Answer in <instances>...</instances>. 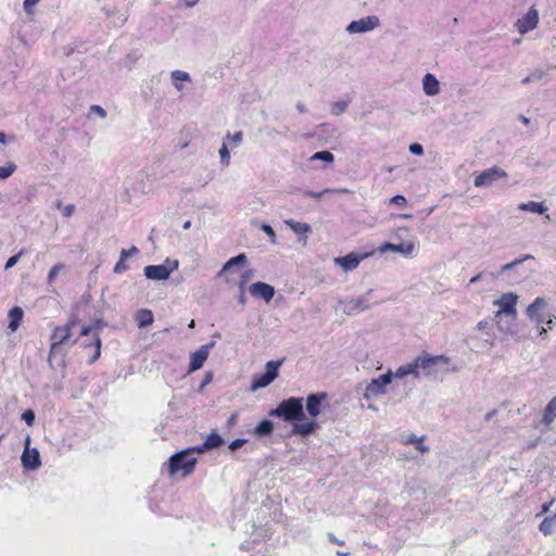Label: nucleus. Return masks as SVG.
<instances>
[{
	"mask_svg": "<svg viewBox=\"0 0 556 556\" xmlns=\"http://www.w3.org/2000/svg\"><path fill=\"white\" fill-rule=\"evenodd\" d=\"M533 258L532 255L526 254L519 258L514 260L511 263L514 264V267L516 268L518 265L522 264L526 260Z\"/></svg>",
	"mask_w": 556,
	"mask_h": 556,
	"instance_id": "nucleus-55",
	"label": "nucleus"
},
{
	"mask_svg": "<svg viewBox=\"0 0 556 556\" xmlns=\"http://www.w3.org/2000/svg\"><path fill=\"white\" fill-rule=\"evenodd\" d=\"M139 254V249L135 245H132L130 249L126 250V249H123L121 251V256L122 258H128L129 256H132V255H137Z\"/></svg>",
	"mask_w": 556,
	"mask_h": 556,
	"instance_id": "nucleus-46",
	"label": "nucleus"
},
{
	"mask_svg": "<svg viewBox=\"0 0 556 556\" xmlns=\"http://www.w3.org/2000/svg\"><path fill=\"white\" fill-rule=\"evenodd\" d=\"M245 443H247V440H245V439H241V438H239V439H236V440L231 441L228 447H229V450H230L231 452H236V451H237V450H239L241 446H243Z\"/></svg>",
	"mask_w": 556,
	"mask_h": 556,
	"instance_id": "nucleus-45",
	"label": "nucleus"
},
{
	"mask_svg": "<svg viewBox=\"0 0 556 556\" xmlns=\"http://www.w3.org/2000/svg\"><path fill=\"white\" fill-rule=\"evenodd\" d=\"M195 453L197 450L190 447L172 455L168 463L169 473L174 475L181 471L184 476L190 475L197 464V458L194 457Z\"/></svg>",
	"mask_w": 556,
	"mask_h": 556,
	"instance_id": "nucleus-2",
	"label": "nucleus"
},
{
	"mask_svg": "<svg viewBox=\"0 0 556 556\" xmlns=\"http://www.w3.org/2000/svg\"><path fill=\"white\" fill-rule=\"evenodd\" d=\"M24 316V312L20 306H14L9 311L8 317H9V329L11 332H14L18 329L22 319Z\"/></svg>",
	"mask_w": 556,
	"mask_h": 556,
	"instance_id": "nucleus-25",
	"label": "nucleus"
},
{
	"mask_svg": "<svg viewBox=\"0 0 556 556\" xmlns=\"http://www.w3.org/2000/svg\"><path fill=\"white\" fill-rule=\"evenodd\" d=\"M539 529L544 535H549L556 531V513L553 516L544 518Z\"/></svg>",
	"mask_w": 556,
	"mask_h": 556,
	"instance_id": "nucleus-32",
	"label": "nucleus"
},
{
	"mask_svg": "<svg viewBox=\"0 0 556 556\" xmlns=\"http://www.w3.org/2000/svg\"><path fill=\"white\" fill-rule=\"evenodd\" d=\"M415 250L414 243L403 242L400 244H394L391 242H384L382 245L378 248L379 253L383 254L386 252H397L404 256H410Z\"/></svg>",
	"mask_w": 556,
	"mask_h": 556,
	"instance_id": "nucleus-19",
	"label": "nucleus"
},
{
	"mask_svg": "<svg viewBox=\"0 0 556 556\" xmlns=\"http://www.w3.org/2000/svg\"><path fill=\"white\" fill-rule=\"evenodd\" d=\"M16 170L14 163H8L5 166H0V179H7L12 176Z\"/></svg>",
	"mask_w": 556,
	"mask_h": 556,
	"instance_id": "nucleus-38",
	"label": "nucleus"
},
{
	"mask_svg": "<svg viewBox=\"0 0 556 556\" xmlns=\"http://www.w3.org/2000/svg\"><path fill=\"white\" fill-rule=\"evenodd\" d=\"M370 293L371 291H368L356 299L346 301L343 307V312L346 315H353L368 309L370 307Z\"/></svg>",
	"mask_w": 556,
	"mask_h": 556,
	"instance_id": "nucleus-12",
	"label": "nucleus"
},
{
	"mask_svg": "<svg viewBox=\"0 0 556 556\" xmlns=\"http://www.w3.org/2000/svg\"><path fill=\"white\" fill-rule=\"evenodd\" d=\"M40 0H24L23 8L26 13H31L33 8L39 2Z\"/></svg>",
	"mask_w": 556,
	"mask_h": 556,
	"instance_id": "nucleus-52",
	"label": "nucleus"
},
{
	"mask_svg": "<svg viewBox=\"0 0 556 556\" xmlns=\"http://www.w3.org/2000/svg\"><path fill=\"white\" fill-rule=\"evenodd\" d=\"M219 156L220 163L225 166H228L230 163V153L226 143H223L222 148L219 149Z\"/></svg>",
	"mask_w": 556,
	"mask_h": 556,
	"instance_id": "nucleus-39",
	"label": "nucleus"
},
{
	"mask_svg": "<svg viewBox=\"0 0 556 556\" xmlns=\"http://www.w3.org/2000/svg\"><path fill=\"white\" fill-rule=\"evenodd\" d=\"M327 395L324 392L312 393L306 399V410L312 418L317 417L321 412L323 402Z\"/></svg>",
	"mask_w": 556,
	"mask_h": 556,
	"instance_id": "nucleus-18",
	"label": "nucleus"
},
{
	"mask_svg": "<svg viewBox=\"0 0 556 556\" xmlns=\"http://www.w3.org/2000/svg\"><path fill=\"white\" fill-rule=\"evenodd\" d=\"M286 225L292 229L296 235H306L311 232L312 228L306 223L295 222L293 219L285 220Z\"/></svg>",
	"mask_w": 556,
	"mask_h": 556,
	"instance_id": "nucleus-33",
	"label": "nucleus"
},
{
	"mask_svg": "<svg viewBox=\"0 0 556 556\" xmlns=\"http://www.w3.org/2000/svg\"><path fill=\"white\" fill-rule=\"evenodd\" d=\"M108 326V324L103 320V319H96L93 320L91 327H93V331L96 332L94 333V343H93V346H94V353L92 356H90L88 363L89 364H93L101 355V339L99 337V331L104 329L105 327Z\"/></svg>",
	"mask_w": 556,
	"mask_h": 556,
	"instance_id": "nucleus-20",
	"label": "nucleus"
},
{
	"mask_svg": "<svg viewBox=\"0 0 556 556\" xmlns=\"http://www.w3.org/2000/svg\"><path fill=\"white\" fill-rule=\"evenodd\" d=\"M489 323L486 320H481L478 323L477 328L479 330H484L488 327Z\"/></svg>",
	"mask_w": 556,
	"mask_h": 556,
	"instance_id": "nucleus-62",
	"label": "nucleus"
},
{
	"mask_svg": "<svg viewBox=\"0 0 556 556\" xmlns=\"http://www.w3.org/2000/svg\"><path fill=\"white\" fill-rule=\"evenodd\" d=\"M227 138L230 139L235 146H238L239 143H241L243 135L242 131H237L233 135H230V132H228Z\"/></svg>",
	"mask_w": 556,
	"mask_h": 556,
	"instance_id": "nucleus-48",
	"label": "nucleus"
},
{
	"mask_svg": "<svg viewBox=\"0 0 556 556\" xmlns=\"http://www.w3.org/2000/svg\"><path fill=\"white\" fill-rule=\"evenodd\" d=\"M518 208L520 211L531 212V213L540 214V215L544 214L548 210L547 206L543 202H534V201L520 203L518 205Z\"/></svg>",
	"mask_w": 556,
	"mask_h": 556,
	"instance_id": "nucleus-28",
	"label": "nucleus"
},
{
	"mask_svg": "<svg viewBox=\"0 0 556 556\" xmlns=\"http://www.w3.org/2000/svg\"><path fill=\"white\" fill-rule=\"evenodd\" d=\"M245 285H247V279H241L239 282V292H242V291L245 292Z\"/></svg>",
	"mask_w": 556,
	"mask_h": 556,
	"instance_id": "nucleus-64",
	"label": "nucleus"
},
{
	"mask_svg": "<svg viewBox=\"0 0 556 556\" xmlns=\"http://www.w3.org/2000/svg\"><path fill=\"white\" fill-rule=\"evenodd\" d=\"M379 24L380 21L378 16L369 15L359 20L352 21L346 26V31L350 34H363L375 29L379 26Z\"/></svg>",
	"mask_w": 556,
	"mask_h": 556,
	"instance_id": "nucleus-9",
	"label": "nucleus"
},
{
	"mask_svg": "<svg viewBox=\"0 0 556 556\" xmlns=\"http://www.w3.org/2000/svg\"><path fill=\"white\" fill-rule=\"evenodd\" d=\"M328 538H329V540H330L332 543H334V544H339V545L343 544V542H342V541H340V540H338V539H337L332 533H329V534H328Z\"/></svg>",
	"mask_w": 556,
	"mask_h": 556,
	"instance_id": "nucleus-61",
	"label": "nucleus"
},
{
	"mask_svg": "<svg viewBox=\"0 0 556 556\" xmlns=\"http://www.w3.org/2000/svg\"><path fill=\"white\" fill-rule=\"evenodd\" d=\"M390 202L395 205H399V206H405L407 203L405 197L402 194H396V195L392 197Z\"/></svg>",
	"mask_w": 556,
	"mask_h": 556,
	"instance_id": "nucleus-51",
	"label": "nucleus"
},
{
	"mask_svg": "<svg viewBox=\"0 0 556 556\" xmlns=\"http://www.w3.org/2000/svg\"><path fill=\"white\" fill-rule=\"evenodd\" d=\"M22 253H23V252L21 251V252H18V253H17V254H15V255L10 256V257L8 258V261H7V263H5L4 268H5V269H9V268L13 267V266L18 262V260H20V257H21Z\"/></svg>",
	"mask_w": 556,
	"mask_h": 556,
	"instance_id": "nucleus-49",
	"label": "nucleus"
},
{
	"mask_svg": "<svg viewBox=\"0 0 556 556\" xmlns=\"http://www.w3.org/2000/svg\"><path fill=\"white\" fill-rule=\"evenodd\" d=\"M422 90L429 96L433 97L440 92V84L433 74L427 73L422 78Z\"/></svg>",
	"mask_w": 556,
	"mask_h": 556,
	"instance_id": "nucleus-24",
	"label": "nucleus"
},
{
	"mask_svg": "<svg viewBox=\"0 0 556 556\" xmlns=\"http://www.w3.org/2000/svg\"><path fill=\"white\" fill-rule=\"evenodd\" d=\"M261 229L269 237L273 243L276 242V233L270 225L262 224Z\"/></svg>",
	"mask_w": 556,
	"mask_h": 556,
	"instance_id": "nucleus-44",
	"label": "nucleus"
},
{
	"mask_svg": "<svg viewBox=\"0 0 556 556\" xmlns=\"http://www.w3.org/2000/svg\"><path fill=\"white\" fill-rule=\"evenodd\" d=\"M135 320L139 328H146L153 324V313L148 308H141L136 313Z\"/></svg>",
	"mask_w": 556,
	"mask_h": 556,
	"instance_id": "nucleus-27",
	"label": "nucleus"
},
{
	"mask_svg": "<svg viewBox=\"0 0 556 556\" xmlns=\"http://www.w3.org/2000/svg\"><path fill=\"white\" fill-rule=\"evenodd\" d=\"M514 268V264L510 262L502 266L501 273H507L509 270H513Z\"/></svg>",
	"mask_w": 556,
	"mask_h": 556,
	"instance_id": "nucleus-59",
	"label": "nucleus"
},
{
	"mask_svg": "<svg viewBox=\"0 0 556 556\" xmlns=\"http://www.w3.org/2000/svg\"><path fill=\"white\" fill-rule=\"evenodd\" d=\"M128 269V266L126 265V258H122L119 255L118 262L114 266V273L115 274H123Z\"/></svg>",
	"mask_w": 556,
	"mask_h": 556,
	"instance_id": "nucleus-41",
	"label": "nucleus"
},
{
	"mask_svg": "<svg viewBox=\"0 0 556 556\" xmlns=\"http://www.w3.org/2000/svg\"><path fill=\"white\" fill-rule=\"evenodd\" d=\"M249 291L252 296L263 299L267 303L270 302L275 295L274 287L262 281L252 283L249 288Z\"/></svg>",
	"mask_w": 556,
	"mask_h": 556,
	"instance_id": "nucleus-16",
	"label": "nucleus"
},
{
	"mask_svg": "<svg viewBox=\"0 0 556 556\" xmlns=\"http://www.w3.org/2000/svg\"><path fill=\"white\" fill-rule=\"evenodd\" d=\"M556 419V396L553 397L546 405L541 422L549 428Z\"/></svg>",
	"mask_w": 556,
	"mask_h": 556,
	"instance_id": "nucleus-26",
	"label": "nucleus"
},
{
	"mask_svg": "<svg viewBox=\"0 0 556 556\" xmlns=\"http://www.w3.org/2000/svg\"><path fill=\"white\" fill-rule=\"evenodd\" d=\"M213 379V375L211 372H206L205 378L201 383V388H204L207 383H210Z\"/></svg>",
	"mask_w": 556,
	"mask_h": 556,
	"instance_id": "nucleus-57",
	"label": "nucleus"
},
{
	"mask_svg": "<svg viewBox=\"0 0 556 556\" xmlns=\"http://www.w3.org/2000/svg\"><path fill=\"white\" fill-rule=\"evenodd\" d=\"M318 428L319 426L315 420H309L306 422L295 421L292 425V433L301 437H308L309 434L314 433Z\"/></svg>",
	"mask_w": 556,
	"mask_h": 556,
	"instance_id": "nucleus-23",
	"label": "nucleus"
},
{
	"mask_svg": "<svg viewBox=\"0 0 556 556\" xmlns=\"http://www.w3.org/2000/svg\"><path fill=\"white\" fill-rule=\"evenodd\" d=\"M330 189H325L323 191L316 192L312 190H307L304 192L306 197L314 198V199H320L324 194L329 193Z\"/></svg>",
	"mask_w": 556,
	"mask_h": 556,
	"instance_id": "nucleus-50",
	"label": "nucleus"
},
{
	"mask_svg": "<svg viewBox=\"0 0 556 556\" xmlns=\"http://www.w3.org/2000/svg\"><path fill=\"white\" fill-rule=\"evenodd\" d=\"M552 504H553V501H551V502H548V503H544V504L542 505L541 513H540L538 516H540V515H543V514L547 513V511H548V509H549V507L552 506Z\"/></svg>",
	"mask_w": 556,
	"mask_h": 556,
	"instance_id": "nucleus-58",
	"label": "nucleus"
},
{
	"mask_svg": "<svg viewBox=\"0 0 556 556\" xmlns=\"http://www.w3.org/2000/svg\"><path fill=\"white\" fill-rule=\"evenodd\" d=\"M29 437L26 438V446L21 456L22 466L26 470H36L40 467L41 460L37 448H29Z\"/></svg>",
	"mask_w": 556,
	"mask_h": 556,
	"instance_id": "nucleus-11",
	"label": "nucleus"
},
{
	"mask_svg": "<svg viewBox=\"0 0 556 556\" xmlns=\"http://www.w3.org/2000/svg\"><path fill=\"white\" fill-rule=\"evenodd\" d=\"M408 150L414 155H422L424 154V147L417 142L409 144Z\"/></svg>",
	"mask_w": 556,
	"mask_h": 556,
	"instance_id": "nucleus-47",
	"label": "nucleus"
},
{
	"mask_svg": "<svg viewBox=\"0 0 556 556\" xmlns=\"http://www.w3.org/2000/svg\"><path fill=\"white\" fill-rule=\"evenodd\" d=\"M413 362L415 370L417 371V378H419L421 374L427 377L434 376L437 374V367L440 364H448L450 358L445 355L431 356L424 353L418 355Z\"/></svg>",
	"mask_w": 556,
	"mask_h": 556,
	"instance_id": "nucleus-3",
	"label": "nucleus"
},
{
	"mask_svg": "<svg viewBox=\"0 0 556 556\" xmlns=\"http://www.w3.org/2000/svg\"><path fill=\"white\" fill-rule=\"evenodd\" d=\"M283 358L278 361H269L265 365V371L257 374L252 378L250 390L255 392L269 386L279 375V368L283 363Z\"/></svg>",
	"mask_w": 556,
	"mask_h": 556,
	"instance_id": "nucleus-4",
	"label": "nucleus"
},
{
	"mask_svg": "<svg viewBox=\"0 0 556 556\" xmlns=\"http://www.w3.org/2000/svg\"><path fill=\"white\" fill-rule=\"evenodd\" d=\"M370 253L358 255L352 252L344 256L334 258V263L340 265L343 268V270L350 271L355 269L359 265L361 261L368 257Z\"/></svg>",
	"mask_w": 556,
	"mask_h": 556,
	"instance_id": "nucleus-17",
	"label": "nucleus"
},
{
	"mask_svg": "<svg viewBox=\"0 0 556 556\" xmlns=\"http://www.w3.org/2000/svg\"><path fill=\"white\" fill-rule=\"evenodd\" d=\"M224 443V439L216 431H213L206 437L205 441L201 445L194 446V448L197 450V453L200 454L217 448Z\"/></svg>",
	"mask_w": 556,
	"mask_h": 556,
	"instance_id": "nucleus-21",
	"label": "nucleus"
},
{
	"mask_svg": "<svg viewBox=\"0 0 556 556\" xmlns=\"http://www.w3.org/2000/svg\"><path fill=\"white\" fill-rule=\"evenodd\" d=\"M77 324L76 318H72L65 326L56 327L52 334L51 339L53 340V343L50 348V353L48 357L49 364L52 366V358L56 353L60 352L61 345L64 343H67L71 339V329Z\"/></svg>",
	"mask_w": 556,
	"mask_h": 556,
	"instance_id": "nucleus-7",
	"label": "nucleus"
},
{
	"mask_svg": "<svg viewBox=\"0 0 556 556\" xmlns=\"http://www.w3.org/2000/svg\"><path fill=\"white\" fill-rule=\"evenodd\" d=\"M214 342L202 345L199 350L193 352L190 356L189 372H193L202 368L203 364L208 357L210 350L214 346Z\"/></svg>",
	"mask_w": 556,
	"mask_h": 556,
	"instance_id": "nucleus-15",
	"label": "nucleus"
},
{
	"mask_svg": "<svg viewBox=\"0 0 556 556\" xmlns=\"http://www.w3.org/2000/svg\"><path fill=\"white\" fill-rule=\"evenodd\" d=\"M170 78L173 80V85L174 87L178 90V91H181L184 89L182 85L180 84L181 81H190V75L187 73V72H184V71H180V70H175L170 73Z\"/></svg>",
	"mask_w": 556,
	"mask_h": 556,
	"instance_id": "nucleus-30",
	"label": "nucleus"
},
{
	"mask_svg": "<svg viewBox=\"0 0 556 556\" xmlns=\"http://www.w3.org/2000/svg\"><path fill=\"white\" fill-rule=\"evenodd\" d=\"M269 416L279 417L293 424L303 421L305 419L303 399L292 396L281 401L276 408L269 410Z\"/></svg>",
	"mask_w": 556,
	"mask_h": 556,
	"instance_id": "nucleus-1",
	"label": "nucleus"
},
{
	"mask_svg": "<svg viewBox=\"0 0 556 556\" xmlns=\"http://www.w3.org/2000/svg\"><path fill=\"white\" fill-rule=\"evenodd\" d=\"M92 331H93V327H91V325L90 326H85V327L81 328L80 336L81 337L88 336Z\"/></svg>",
	"mask_w": 556,
	"mask_h": 556,
	"instance_id": "nucleus-56",
	"label": "nucleus"
},
{
	"mask_svg": "<svg viewBox=\"0 0 556 556\" xmlns=\"http://www.w3.org/2000/svg\"><path fill=\"white\" fill-rule=\"evenodd\" d=\"M546 305L547 303L543 298H536L527 308V316L539 327H542L541 334L546 332L543 325H547L551 328L554 324L552 316L543 312Z\"/></svg>",
	"mask_w": 556,
	"mask_h": 556,
	"instance_id": "nucleus-5",
	"label": "nucleus"
},
{
	"mask_svg": "<svg viewBox=\"0 0 556 556\" xmlns=\"http://www.w3.org/2000/svg\"><path fill=\"white\" fill-rule=\"evenodd\" d=\"M309 160L311 161H324L326 163H333L334 155L330 151L324 150V151H318V152L314 153Z\"/></svg>",
	"mask_w": 556,
	"mask_h": 556,
	"instance_id": "nucleus-37",
	"label": "nucleus"
},
{
	"mask_svg": "<svg viewBox=\"0 0 556 556\" xmlns=\"http://www.w3.org/2000/svg\"><path fill=\"white\" fill-rule=\"evenodd\" d=\"M517 315H495V321L498 330L503 333H513L515 331Z\"/></svg>",
	"mask_w": 556,
	"mask_h": 556,
	"instance_id": "nucleus-22",
	"label": "nucleus"
},
{
	"mask_svg": "<svg viewBox=\"0 0 556 556\" xmlns=\"http://www.w3.org/2000/svg\"><path fill=\"white\" fill-rule=\"evenodd\" d=\"M238 302H239L241 305H245V303H247V296H245V292H244V291L239 292Z\"/></svg>",
	"mask_w": 556,
	"mask_h": 556,
	"instance_id": "nucleus-60",
	"label": "nucleus"
},
{
	"mask_svg": "<svg viewBox=\"0 0 556 556\" xmlns=\"http://www.w3.org/2000/svg\"><path fill=\"white\" fill-rule=\"evenodd\" d=\"M91 111L97 113L100 117L104 118L106 116V112L100 105H92Z\"/></svg>",
	"mask_w": 556,
	"mask_h": 556,
	"instance_id": "nucleus-54",
	"label": "nucleus"
},
{
	"mask_svg": "<svg viewBox=\"0 0 556 556\" xmlns=\"http://www.w3.org/2000/svg\"><path fill=\"white\" fill-rule=\"evenodd\" d=\"M349 106V102L344 100L332 102L330 105V112L334 116H340L343 114Z\"/></svg>",
	"mask_w": 556,
	"mask_h": 556,
	"instance_id": "nucleus-36",
	"label": "nucleus"
},
{
	"mask_svg": "<svg viewBox=\"0 0 556 556\" xmlns=\"http://www.w3.org/2000/svg\"><path fill=\"white\" fill-rule=\"evenodd\" d=\"M22 419L28 425L33 426L35 422V413L31 409H26L22 414Z\"/></svg>",
	"mask_w": 556,
	"mask_h": 556,
	"instance_id": "nucleus-43",
	"label": "nucleus"
},
{
	"mask_svg": "<svg viewBox=\"0 0 556 556\" xmlns=\"http://www.w3.org/2000/svg\"><path fill=\"white\" fill-rule=\"evenodd\" d=\"M409 375L413 376L414 378H417V371L415 370L414 362L400 366L393 374V377L402 379Z\"/></svg>",
	"mask_w": 556,
	"mask_h": 556,
	"instance_id": "nucleus-34",
	"label": "nucleus"
},
{
	"mask_svg": "<svg viewBox=\"0 0 556 556\" xmlns=\"http://www.w3.org/2000/svg\"><path fill=\"white\" fill-rule=\"evenodd\" d=\"M75 212V205L74 204H67L62 208L63 216L71 217Z\"/></svg>",
	"mask_w": 556,
	"mask_h": 556,
	"instance_id": "nucleus-53",
	"label": "nucleus"
},
{
	"mask_svg": "<svg viewBox=\"0 0 556 556\" xmlns=\"http://www.w3.org/2000/svg\"><path fill=\"white\" fill-rule=\"evenodd\" d=\"M296 110L300 112V113H305L306 112V106L304 105V103L302 102H298L296 103Z\"/></svg>",
	"mask_w": 556,
	"mask_h": 556,
	"instance_id": "nucleus-63",
	"label": "nucleus"
},
{
	"mask_svg": "<svg viewBox=\"0 0 556 556\" xmlns=\"http://www.w3.org/2000/svg\"><path fill=\"white\" fill-rule=\"evenodd\" d=\"M179 262L177 260L166 258L160 265H148L144 267L143 273L147 279L150 280H166L170 274L178 269Z\"/></svg>",
	"mask_w": 556,
	"mask_h": 556,
	"instance_id": "nucleus-6",
	"label": "nucleus"
},
{
	"mask_svg": "<svg viewBox=\"0 0 556 556\" xmlns=\"http://www.w3.org/2000/svg\"><path fill=\"white\" fill-rule=\"evenodd\" d=\"M424 438L425 437L418 438L415 434H410L404 440V443L414 444L417 451L420 453H426L429 451V447L424 444Z\"/></svg>",
	"mask_w": 556,
	"mask_h": 556,
	"instance_id": "nucleus-35",
	"label": "nucleus"
},
{
	"mask_svg": "<svg viewBox=\"0 0 556 556\" xmlns=\"http://www.w3.org/2000/svg\"><path fill=\"white\" fill-rule=\"evenodd\" d=\"M531 75L533 81H540L547 76V70L536 68L531 73Z\"/></svg>",
	"mask_w": 556,
	"mask_h": 556,
	"instance_id": "nucleus-42",
	"label": "nucleus"
},
{
	"mask_svg": "<svg viewBox=\"0 0 556 556\" xmlns=\"http://www.w3.org/2000/svg\"><path fill=\"white\" fill-rule=\"evenodd\" d=\"M274 431V424L269 419H263L254 428V433L258 437H267Z\"/></svg>",
	"mask_w": 556,
	"mask_h": 556,
	"instance_id": "nucleus-31",
	"label": "nucleus"
},
{
	"mask_svg": "<svg viewBox=\"0 0 556 556\" xmlns=\"http://www.w3.org/2000/svg\"><path fill=\"white\" fill-rule=\"evenodd\" d=\"M539 23V13L534 8H531L525 16L517 20L516 27L521 35L534 29Z\"/></svg>",
	"mask_w": 556,
	"mask_h": 556,
	"instance_id": "nucleus-14",
	"label": "nucleus"
},
{
	"mask_svg": "<svg viewBox=\"0 0 556 556\" xmlns=\"http://www.w3.org/2000/svg\"><path fill=\"white\" fill-rule=\"evenodd\" d=\"M507 174L505 170L497 166H493L491 168H488L483 170L481 174L475 177L473 185L475 187H489L494 181L498 180L500 178L506 177Z\"/></svg>",
	"mask_w": 556,
	"mask_h": 556,
	"instance_id": "nucleus-10",
	"label": "nucleus"
},
{
	"mask_svg": "<svg viewBox=\"0 0 556 556\" xmlns=\"http://www.w3.org/2000/svg\"><path fill=\"white\" fill-rule=\"evenodd\" d=\"M248 262V257L244 253H240L231 258H229L218 273V276H222L225 271L236 267V266H243Z\"/></svg>",
	"mask_w": 556,
	"mask_h": 556,
	"instance_id": "nucleus-29",
	"label": "nucleus"
},
{
	"mask_svg": "<svg viewBox=\"0 0 556 556\" xmlns=\"http://www.w3.org/2000/svg\"><path fill=\"white\" fill-rule=\"evenodd\" d=\"M392 378L393 372L391 370H388L386 374H382L378 378L372 379L365 389L364 397L370 400L379 395L386 394V388L388 384L391 383Z\"/></svg>",
	"mask_w": 556,
	"mask_h": 556,
	"instance_id": "nucleus-8",
	"label": "nucleus"
},
{
	"mask_svg": "<svg viewBox=\"0 0 556 556\" xmlns=\"http://www.w3.org/2000/svg\"><path fill=\"white\" fill-rule=\"evenodd\" d=\"M517 295L514 293L503 294L498 300L494 301V305L500 307L495 315H517Z\"/></svg>",
	"mask_w": 556,
	"mask_h": 556,
	"instance_id": "nucleus-13",
	"label": "nucleus"
},
{
	"mask_svg": "<svg viewBox=\"0 0 556 556\" xmlns=\"http://www.w3.org/2000/svg\"><path fill=\"white\" fill-rule=\"evenodd\" d=\"M63 267H64L63 264H56L51 267V269L49 270V274H48V282L49 283L53 282V280L58 277L60 271L63 269Z\"/></svg>",
	"mask_w": 556,
	"mask_h": 556,
	"instance_id": "nucleus-40",
	"label": "nucleus"
}]
</instances>
